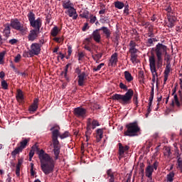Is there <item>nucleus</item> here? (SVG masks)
I'll use <instances>...</instances> for the list:
<instances>
[{"mask_svg": "<svg viewBox=\"0 0 182 182\" xmlns=\"http://www.w3.org/2000/svg\"><path fill=\"white\" fill-rule=\"evenodd\" d=\"M60 130V127L56 126L53 127L50 129L52 132V139H53V152L55 155V160H58L59 159V154H60V144H59V141L58 140V137L63 139H66V137H69V132L66 131L63 134H60L59 132Z\"/></svg>", "mask_w": 182, "mask_h": 182, "instance_id": "f257e3e1", "label": "nucleus"}, {"mask_svg": "<svg viewBox=\"0 0 182 182\" xmlns=\"http://www.w3.org/2000/svg\"><path fill=\"white\" fill-rule=\"evenodd\" d=\"M133 95H134V92H133V90L129 89L124 95L114 94L111 97V99L112 100H117L121 105H130Z\"/></svg>", "mask_w": 182, "mask_h": 182, "instance_id": "f03ea898", "label": "nucleus"}, {"mask_svg": "<svg viewBox=\"0 0 182 182\" xmlns=\"http://www.w3.org/2000/svg\"><path fill=\"white\" fill-rule=\"evenodd\" d=\"M155 53L156 55V68L160 69L163 66V55H167V46L158 43L155 48Z\"/></svg>", "mask_w": 182, "mask_h": 182, "instance_id": "7ed1b4c3", "label": "nucleus"}, {"mask_svg": "<svg viewBox=\"0 0 182 182\" xmlns=\"http://www.w3.org/2000/svg\"><path fill=\"white\" fill-rule=\"evenodd\" d=\"M127 131L124 132V136L129 137H134V136H139L140 133V127L137 122H132L126 125Z\"/></svg>", "mask_w": 182, "mask_h": 182, "instance_id": "20e7f679", "label": "nucleus"}, {"mask_svg": "<svg viewBox=\"0 0 182 182\" xmlns=\"http://www.w3.org/2000/svg\"><path fill=\"white\" fill-rule=\"evenodd\" d=\"M100 126V124L99 123V121L97 119H92V118H88L87 119V127H86V141L89 140V137H90V135L92 134V130H95L97 127H99Z\"/></svg>", "mask_w": 182, "mask_h": 182, "instance_id": "39448f33", "label": "nucleus"}, {"mask_svg": "<svg viewBox=\"0 0 182 182\" xmlns=\"http://www.w3.org/2000/svg\"><path fill=\"white\" fill-rule=\"evenodd\" d=\"M27 16L30 22V26L36 31H41V28H42V19L41 18L35 19V14L33 11H30Z\"/></svg>", "mask_w": 182, "mask_h": 182, "instance_id": "423d86ee", "label": "nucleus"}, {"mask_svg": "<svg viewBox=\"0 0 182 182\" xmlns=\"http://www.w3.org/2000/svg\"><path fill=\"white\" fill-rule=\"evenodd\" d=\"M10 26H11L13 29H16V31H19L23 35H26V32H28V28L23 26V24L21 23V21H19L18 18L12 19Z\"/></svg>", "mask_w": 182, "mask_h": 182, "instance_id": "0eeeda50", "label": "nucleus"}, {"mask_svg": "<svg viewBox=\"0 0 182 182\" xmlns=\"http://www.w3.org/2000/svg\"><path fill=\"white\" fill-rule=\"evenodd\" d=\"M149 68L151 70V73L152 74V82L153 83L156 82V79H157V70L156 68V58L154 55H151L149 58Z\"/></svg>", "mask_w": 182, "mask_h": 182, "instance_id": "6e6552de", "label": "nucleus"}, {"mask_svg": "<svg viewBox=\"0 0 182 182\" xmlns=\"http://www.w3.org/2000/svg\"><path fill=\"white\" fill-rule=\"evenodd\" d=\"M38 156V159L40 160L41 164H45L46 163H50L53 161V158L49 155V154H46L43 149H41L37 152Z\"/></svg>", "mask_w": 182, "mask_h": 182, "instance_id": "1a4fd4ad", "label": "nucleus"}, {"mask_svg": "<svg viewBox=\"0 0 182 182\" xmlns=\"http://www.w3.org/2000/svg\"><path fill=\"white\" fill-rule=\"evenodd\" d=\"M41 167L43 173L48 176V174L53 173V169L55 168V161L47 162L46 164H41Z\"/></svg>", "mask_w": 182, "mask_h": 182, "instance_id": "9d476101", "label": "nucleus"}, {"mask_svg": "<svg viewBox=\"0 0 182 182\" xmlns=\"http://www.w3.org/2000/svg\"><path fill=\"white\" fill-rule=\"evenodd\" d=\"M28 143H29V139H25L20 142V146H17L12 152V157H16V154H19V153H22L23 149L26 148L28 146Z\"/></svg>", "mask_w": 182, "mask_h": 182, "instance_id": "9b49d317", "label": "nucleus"}, {"mask_svg": "<svg viewBox=\"0 0 182 182\" xmlns=\"http://www.w3.org/2000/svg\"><path fill=\"white\" fill-rule=\"evenodd\" d=\"M41 48L42 45H39L38 43H33L31 46L30 53L38 56L41 53Z\"/></svg>", "mask_w": 182, "mask_h": 182, "instance_id": "f8f14e48", "label": "nucleus"}, {"mask_svg": "<svg viewBox=\"0 0 182 182\" xmlns=\"http://www.w3.org/2000/svg\"><path fill=\"white\" fill-rule=\"evenodd\" d=\"M177 21V18L174 16L168 15L167 19L165 21V26L168 28H173L176 26V21Z\"/></svg>", "mask_w": 182, "mask_h": 182, "instance_id": "ddd939ff", "label": "nucleus"}, {"mask_svg": "<svg viewBox=\"0 0 182 182\" xmlns=\"http://www.w3.org/2000/svg\"><path fill=\"white\" fill-rule=\"evenodd\" d=\"M39 33H41V31L31 29L28 35V39L29 42H33L38 39L39 36Z\"/></svg>", "mask_w": 182, "mask_h": 182, "instance_id": "4468645a", "label": "nucleus"}, {"mask_svg": "<svg viewBox=\"0 0 182 182\" xmlns=\"http://www.w3.org/2000/svg\"><path fill=\"white\" fill-rule=\"evenodd\" d=\"M86 109L78 107L77 108L74 109V114L77 117H82V119H85V117H86Z\"/></svg>", "mask_w": 182, "mask_h": 182, "instance_id": "2eb2a0df", "label": "nucleus"}, {"mask_svg": "<svg viewBox=\"0 0 182 182\" xmlns=\"http://www.w3.org/2000/svg\"><path fill=\"white\" fill-rule=\"evenodd\" d=\"M170 72H171V64H166L165 70L164 72V84L163 85L167 83V80H168V76H170Z\"/></svg>", "mask_w": 182, "mask_h": 182, "instance_id": "dca6fc26", "label": "nucleus"}, {"mask_svg": "<svg viewBox=\"0 0 182 182\" xmlns=\"http://www.w3.org/2000/svg\"><path fill=\"white\" fill-rule=\"evenodd\" d=\"M78 80V86H83L85 83L86 82V80H87V75H86V73L82 72L80 75L77 76Z\"/></svg>", "mask_w": 182, "mask_h": 182, "instance_id": "f3484780", "label": "nucleus"}, {"mask_svg": "<svg viewBox=\"0 0 182 182\" xmlns=\"http://www.w3.org/2000/svg\"><path fill=\"white\" fill-rule=\"evenodd\" d=\"M117 53H114V54L112 55L110 59H109V66H112V68H116L117 66Z\"/></svg>", "mask_w": 182, "mask_h": 182, "instance_id": "a211bd4d", "label": "nucleus"}, {"mask_svg": "<svg viewBox=\"0 0 182 182\" xmlns=\"http://www.w3.org/2000/svg\"><path fill=\"white\" fill-rule=\"evenodd\" d=\"M100 30L96 29L95 31H93L92 33V38L97 43H99L100 42V40L102 39V36H100Z\"/></svg>", "mask_w": 182, "mask_h": 182, "instance_id": "6ab92c4d", "label": "nucleus"}, {"mask_svg": "<svg viewBox=\"0 0 182 182\" xmlns=\"http://www.w3.org/2000/svg\"><path fill=\"white\" fill-rule=\"evenodd\" d=\"M136 45L137 44L134 41H130L129 50V53H137V52H139V50L136 48Z\"/></svg>", "mask_w": 182, "mask_h": 182, "instance_id": "aec40b11", "label": "nucleus"}, {"mask_svg": "<svg viewBox=\"0 0 182 182\" xmlns=\"http://www.w3.org/2000/svg\"><path fill=\"white\" fill-rule=\"evenodd\" d=\"M68 13L70 18H73V19L74 20L77 19V13L76 12V9H75V7L68 9Z\"/></svg>", "mask_w": 182, "mask_h": 182, "instance_id": "412c9836", "label": "nucleus"}, {"mask_svg": "<svg viewBox=\"0 0 182 182\" xmlns=\"http://www.w3.org/2000/svg\"><path fill=\"white\" fill-rule=\"evenodd\" d=\"M118 146H119V153L120 156H123V154H124V152L127 151L130 149V146L127 145H126L125 146H123L122 143H119Z\"/></svg>", "mask_w": 182, "mask_h": 182, "instance_id": "4be33fe9", "label": "nucleus"}, {"mask_svg": "<svg viewBox=\"0 0 182 182\" xmlns=\"http://www.w3.org/2000/svg\"><path fill=\"white\" fill-rule=\"evenodd\" d=\"M35 151H37V153L40 151L39 148H38V146L36 145H33L31 147V150L29 152V161H32V159L33 158V156H35Z\"/></svg>", "mask_w": 182, "mask_h": 182, "instance_id": "5701e85b", "label": "nucleus"}, {"mask_svg": "<svg viewBox=\"0 0 182 182\" xmlns=\"http://www.w3.org/2000/svg\"><path fill=\"white\" fill-rule=\"evenodd\" d=\"M153 171H154V168H153V166H151V165H149L145 170L146 176L148 177V178H151V176H153Z\"/></svg>", "mask_w": 182, "mask_h": 182, "instance_id": "b1692460", "label": "nucleus"}, {"mask_svg": "<svg viewBox=\"0 0 182 182\" xmlns=\"http://www.w3.org/2000/svg\"><path fill=\"white\" fill-rule=\"evenodd\" d=\"M38 103H39V99H34L33 104L29 107V112H36L38 110Z\"/></svg>", "mask_w": 182, "mask_h": 182, "instance_id": "393cba45", "label": "nucleus"}, {"mask_svg": "<svg viewBox=\"0 0 182 182\" xmlns=\"http://www.w3.org/2000/svg\"><path fill=\"white\" fill-rule=\"evenodd\" d=\"M98 29H99V31H102V33H104V35H105V36L107 39H109V38H110V35H112V32H110V30L107 27L102 26Z\"/></svg>", "mask_w": 182, "mask_h": 182, "instance_id": "a878e982", "label": "nucleus"}, {"mask_svg": "<svg viewBox=\"0 0 182 182\" xmlns=\"http://www.w3.org/2000/svg\"><path fill=\"white\" fill-rule=\"evenodd\" d=\"M73 6V3L70 2V0H65L63 3V8H64V9H68V11L74 8Z\"/></svg>", "mask_w": 182, "mask_h": 182, "instance_id": "bb28decb", "label": "nucleus"}, {"mask_svg": "<svg viewBox=\"0 0 182 182\" xmlns=\"http://www.w3.org/2000/svg\"><path fill=\"white\" fill-rule=\"evenodd\" d=\"M107 178H109V182H114V173L112 169H108L107 171Z\"/></svg>", "mask_w": 182, "mask_h": 182, "instance_id": "cd10ccee", "label": "nucleus"}, {"mask_svg": "<svg viewBox=\"0 0 182 182\" xmlns=\"http://www.w3.org/2000/svg\"><path fill=\"white\" fill-rule=\"evenodd\" d=\"M60 32V29H59V28L55 26L52 28L50 31V35L51 36H53L54 38H55V36H58Z\"/></svg>", "mask_w": 182, "mask_h": 182, "instance_id": "c85d7f7f", "label": "nucleus"}, {"mask_svg": "<svg viewBox=\"0 0 182 182\" xmlns=\"http://www.w3.org/2000/svg\"><path fill=\"white\" fill-rule=\"evenodd\" d=\"M175 176L176 174L174 173V172H169V173H168L166 176V182H173Z\"/></svg>", "mask_w": 182, "mask_h": 182, "instance_id": "c756f323", "label": "nucleus"}, {"mask_svg": "<svg viewBox=\"0 0 182 182\" xmlns=\"http://www.w3.org/2000/svg\"><path fill=\"white\" fill-rule=\"evenodd\" d=\"M177 164H178V168L182 171V159L181 157H180V154L178 153V151H177Z\"/></svg>", "mask_w": 182, "mask_h": 182, "instance_id": "7c9ffc66", "label": "nucleus"}, {"mask_svg": "<svg viewBox=\"0 0 182 182\" xmlns=\"http://www.w3.org/2000/svg\"><path fill=\"white\" fill-rule=\"evenodd\" d=\"M124 77L125 80H127V82H132V80H133V76H132V74L130 73H129V71H125L124 73Z\"/></svg>", "mask_w": 182, "mask_h": 182, "instance_id": "2f4dec72", "label": "nucleus"}, {"mask_svg": "<svg viewBox=\"0 0 182 182\" xmlns=\"http://www.w3.org/2000/svg\"><path fill=\"white\" fill-rule=\"evenodd\" d=\"M114 7L117 8V9H123V7L124 6V3L120 1H116L114 3Z\"/></svg>", "mask_w": 182, "mask_h": 182, "instance_id": "473e14b6", "label": "nucleus"}, {"mask_svg": "<svg viewBox=\"0 0 182 182\" xmlns=\"http://www.w3.org/2000/svg\"><path fill=\"white\" fill-rule=\"evenodd\" d=\"M16 99L18 102H22L23 100V92L21 90H18Z\"/></svg>", "mask_w": 182, "mask_h": 182, "instance_id": "72a5a7b5", "label": "nucleus"}, {"mask_svg": "<svg viewBox=\"0 0 182 182\" xmlns=\"http://www.w3.org/2000/svg\"><path fill=\"white\" fill-rule=\"evenodd\" d=\"M4 33L6 38L9 36V34L11 33V27L9 26V24H6Z\"/></svg>", "mask_w": 182, "mask_h": 182, "instance_id": "f704fd0d", "label": "nucleus"}, {"mask_svg": "<svg viewBox=\"0 0 182 182\" xmlns=\"http://www.w3.org/2000/svg\"><path fill=\"white\" fill-rule=\"evenodd\" d=\"M172 106H177V107H180V102L178 101V98L177 97V95H175L173 96V100L172 101Z\"/></svg>", "mask_w": 182, "mask_h": 182, "instance_id": "c9c22d12", "label": "nucleus"}, {"mask_svg": "<svg viewBox=\"0 0 182 182\" xmlns=\"http://www.w3.org/2000/svg\"><path fill=\"white\" fill-rule=\"evenodd\" d=\"M80 16H81V18H84L85 19H89V16H90V13L89 12V11L85 10L82 12L81 14H80Z\"/></svg>", "mask_w": 182, "mask_h": 182, "instance_id": "e433bc0d", "label": "nucleus"}, {"mask_svg": "<svg viewBox=\"0 0 182 182\" xmlns=\"http://www.w3.org/2000/svg\"><path fill=\"white\" fill-rule=\"evenodd\" d=\"M102 56H103V54H102V53H97V54L92 55V58L97 63H99V60H100V59H102Z\"/></svg>", "mask_w": 182, "mask_h": 182, "instance_id": "4c0bfd02", "label": "nucleus"}, {"mask_svg": "<svg viewBox=\"0 0 182 182\" xmlns=\"http://www.w3.org/2000/svg\"><path fill=\"white\" fill-rule=\"evenodd\" d=\"M97 136L100 139H103V129H97Z\"/></svg>", "mask_w": 182, "mask_h": 182, "instance_id": "58836bf2", "label": "nucleus"}, {"mask_svg": "<svg viewBox=\"0 0 182 182\" xmlns=\"http://www.w3.org/2000/svg\"><path fill=\"white\" fill-rule=\"evenodd\" d=\"M164 156L166 157H169L170 154H171V150L168 147H166L164 151Z\"/></svg>", "mask_w": 182, "mask_h": 182, "instance_id": "ea45409f", "label": "nucleus"}, {"mask_svg": "<svg viewBox=\"0 0 182 182\" xmlns=\"http://www.w3.org/2000/svg\"><path fill=\"white\" fill-rule=\"evenodd\" d=\"M165 11L167 12V16L170 15L171 16H173V9H171V6H168L165 9Z\"/></svg>", "mask_w": 182, "mask_h": 182, "instance_id": "a19ab883", "label": "nucleus"}, {"mask_svg": "<svg viewBox=\"0 0 182 182\" xmlns=\"http://www.w3.org/2000/svg\"><path fill=\"white\" fill-rule=\"evenodd\" d=\"M97 21V18H96V16H93V14L90 15V23H95Z\"/></svg>", "mask_w": 182, "mask_h": 182, "instance_id": "79ce46f5", "label": "nucleus"}, {"mask_svg": "<svg viewBox=\"0 0 182 182\" xmlns=\"http://www.w3.org/2000/svg\"><path fill=\"white\" fill-rule=\"evenodd\" d=\"M103 66H105V63H100L98 66L94 68V72H99V70H100Z\"/></svg>", "mask_w": 182, "mask_h": 182, "instance_id": "37998d69", "label": "nucleus"}, {"mask_svg": "<svg viewBox=\"0 0 182 182\" xmlns=\"http://www.w3.org/2000/svg\"><path fill=\"white\" fill-rule=\"evenodd\" d=\"M68 69H69V64H68V65L65 66V72H63V75H64V77H65L67 80H69V78H68Z\"/></svg>", "mask_w": 182, "mask_h": 182, "instance_id": "c03bdc74", "label": "nucleus"}, {"mask_svg": "<svg viewBox=\"0 0 182 182\" xmlns=\"http://www.w3.org/2000/svg\"><path fill=\"white\" fill-rule=\"evenodd\" d=\"M1 87L2 89H4V90H8V82H6L5 80L1 81Z\"/></svg>", "mask_w": 182, "mask_h": 182, "instance_id": "a18cd8bd", "label": "nucleus"}, {"mask_svg": "<svg viewBox=\"0 0 182 182\" xmlns=\"http://www.w3.org/2000/svg\"><path fill=\"white\" fill-rule=\"evenodd\" d=\"M4 58H5V52L0 53V65H4Z\"/></svg>", "mask_w": 182, "mask_h": 182, "instance_id": "49530a36", "label": "nucleus"}, {"mask_svg": "<svg viewBox=\"0 0 182 182\" xmlns=\"http://www.w3.org/2000/svg\"><path fill=\"white\" fill-rule=\"evenodd\" d=\"M131 61L133 63V65H136V63H139V60L137 59V57H131Z\"/></svg>", "mask_w": 182, "mask_h": 182, "instance_id": "de8ad7c7", "label": "nucleus"}, {"mask_svg": "<svg viewBox=\"0 0 182 182\" xmlns=\"http://www.w3.org/2000/svg\"><path fill=\"white\" fill-rule=\"evenodd\" d=\"M16 176H17V177L21 176V168L19 166H16Z\"/></svg>", "mask_w": 182, "mask_h": 182, "instance_id": "09e8293b", "label": "nucleus"}, {"mask_svg": "<svg viewBox=\"0 0 182 182\" xmlns=\"http://www.w3.org/2000/svg\"><path fill=\"white\" fill-rule=\"evenodd\" d=\"M119 87L120 89H122V90H127V86L123 84V82L119 83Z\"/></svg>", "mask_w": 182, "mask_h": 182, "instance_id": "8fccbe9b", "label": "nucleus"}, {"mask_svg": "<svg viewBox=\"0 0 182 182\" xmlns=\"http://www.w3.org/2000/svg\"><path fill=\"white\" fill-rule=\"evenodd\" d=\"M53 41H55L58 43H60L61 42H63V38H59V37H55L53 38Z\"/></svg>", "mask_w": 182, "mask_h": 182, "instance_id": "3c124183", "label": "nucleus"}, {"mask_svg": "<svg viewBox=\"0 0 182 182\" xmlns=\"http://www.w3.org/2000/svg\"><path fill=\"white\" fill-rule=\"evenodd\" d=\"M31 176H32L33 177V176H35V171H33V164L31 163Z\"/></svg>", "mask_w": 182, "mask_h": 182, "instance_id": "603ef678", "label": "nucleus"}, {"mask_svg": "<svg viewBox=\"0 0 182 182\" xmlns=\"http://www.w3.org/2000/svg\"><path fill=\"white\" fill-rule=\"evenodd\" d=\"M124 14H125L126 15H129V4L125 5Z\"/></svg>", "mask_w": 182, "mask_h": 182, "instance_id": "864d4df0", "label": "nucleus"}, {"mask_svg": "<svg viewBox=\"0 0 182 182\" xmlns=\"http://www.w3.org/2000/svg\"><path fill=\"white\" fill-rule=\"evenodd\" d=\"M139 77H140L141 79H144V72L141 70L139 72L138 74Z\"/></svg>", "mask_w": 182, "mask_h": 182, "instance_id": "5fc2aeb1", "label": "nucleus"}, {"mask_svg": "<svg viewBox=\"0 0 182 182\" xmlns=\"http://www.w3.org/2000/svg\"><path fill=\"white\" fill-rule=\"evenodd\" d=\"M72 46H68V56H70V55H72Z\"/></svg>", "mask_w": 182, "mask_h": 182, "instance_id": "6e6d98bb", "label": "nucleus"}, {"mask_svg": "<svg viewBox=\"0 0 182 182\" xmlns=\"http://www.w3.org/2000/svg\"><path fill=\"white\" fill-rule=\"evenodd\" d=\"M87 29H89V23H85L84 26L82 27V31L85 32Z\"/></svg>", "mask_w": 182, "mask_h": 182, "instance_id": "4d7b16f0", "label": "nucleus"}, {"mask_svg": "<svg viewBox=\"0 0 182 182\" xmlns=\"http://www.w3.org/2000/svg\"><path fill=\"white\" fill-rule=\"evenodd\" d=\"M85 58V54L83 53H78V60H82Z\"/></svg>", "mask_w": 182, "mask_h": 182, "instance_id": "13d9d810", "label": "nucleus"}, {"mask_svg": "<svg viewBox=\"0 0 182 182\" xmlns=\"http://www.w3.org/2000/svg\"><path fill=\"white\" fill-rule=\"evenodd\" d=\"M22 163H23V159H21L18 160V164L16 167H20L22 166Z\"/></svg>", "mask_w": 182, "mask_h": 182, "instance_id": "bf43d9fd", "label": "nucleus"}, {"mask_svg": "<svg viewBox=\"0 0 182 182\" xmlns=\"http://www.w3.org/2000/svg\"><path fill=\"white\" fill-rule=\"evenodd\" d=\"M16 42H18V40L13 38L9 40V43H10L11 45H15V43H16Z\"/></svg>", "mask_w": 182, "mask_h": 182, "instance_id": "052dcab7", "label": "nucleus"}, {"mask_svg": "<svg viewBox=\"0 0 182 182\" xmlns=\"http://www.w3.org/2000/svg\"><path fill=\"white\" fill-rule=\"evenodd\" d=\"M19 60H21V55L18 54L17 55L15 58H14V62L16 63H18V62H19Z\"/></svg>", "mask_w": 182, "mask_h": 182, "instance_id": "680f3d73", "label": "nucleus"}, {"mask_svg": "<svg viewBox=\"0 0 182 182\" xmlns=\"http://www.w3.org/2000/svg\"><path fill=\"white\" fill-rule=\"evenodd\" d=\"M153 168H154V170H157V167H159V161H156L153 166H152Z\"/></svg>", "mask_w": 182, "mask_h": 182, "instance_id": "e2e57ef3", "label": "nucleus"}, {"mask_svg": "<svg viewBox=\"0 0 182 182\" xmlns=\"http://www.w3.org/2000/svg\"><path fill=\"white\" fill-rule=\"evenodd\" d=\"M107 12V10L106 9H100V11H99V14L100 15H105Z\"/></svg>", "mask_w": 182, "mask_h": 182, "instance_id": "0e129e2a", "label": "nucleus"}, {"mask_svg": "<svg viewBox=\"0 0 182 182\" xmlns=\"http://www.w3.org/2000/svg\"><path fill=\"white\" fill-rule=\"evenodd\" d=\"M100 9H106V4L100 2Z\"/></svg>", "mask_w": 182, "mask_h": 182, "instance_id": "69168bd1", "label": "nucleus"}, {"mask_svg": "<svg viewBox=\"0 0 182 182\" xmlns=\"http://www.w3.org/2000/svg\"><path fill=\"white\" fill-rule=\"evenodd\" d=\"M153 42H154V39H153V38L148 39L149 46H151V45H153Z\"/></svg>", "mask_w": 182, "mask_h": 182, "instance_id": "338daca9", "label": "nucleus"}, {"mask_svg": "<svg viewBox=\"0 0 182 182\" xmlns=\"http://www.w3.org/2000/svg\"><path fill=\"white\" fill-rule=\"evenodd\" d=\"M75 73H77V75L79 76L80 75H82V71L80 70V69L79 68H77L75 69Z\"/></svg>", "mask_w": 182, "mask_h": 182, "instance_id": "774afa93", "label": "nucleus"}]
</instances>
